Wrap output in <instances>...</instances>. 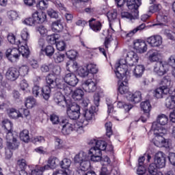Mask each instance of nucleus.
Wrapping results in <instances>:
<instances>
[{"label":"nucleus","instance_id":"obj_1","mask_svg":"<svg viewBox=\"0 0 175 175\" xmlns=\"http://www.w3.org/2000/svg\"><path fill=\"white\" fill-rule=\"evenodd\" d=\"M139 61V56L137 53L130 51L128 52L126 56V59H122L119 63L116 65L115 73L118 79H122L123 76L128 75L129 70H128L129 66H133L135 64H137Z\"/></svg>","mask_w":175,"mask_h":175},{"label":"nucleus","instance_id":"obj_2","mask_svg":"<svg viewBox=\"0 0 175 175\" xmlns=\"http://www.w3.org/2000/svg\"><path fill=\"white\" fill-rule=\"evenodd\" d=\"M88 144L92 146L89 150L90 160L92 162H100L102 161V151H106V142L93 139H90Z\"/></svg>","mask_w":175,"mask_h":175},{"label":"nucleus","instance_id":"obj_3","mask_svg":"<svg viewBox=\"0 0 175 175\" xmlns=\"http://www.w3.org/2000/svg\"><path fill=\"white\" fill-rule=\"evenodd\" d=\"M29 49L25 46H21V48L9 49L5 52V55L8 59L11 62L16 61L22 55L23 58H28L29 57Z\"/></svg>","mask_w":175,"mask_h":175},{"label":"nucleus","instance_id":"obj_4","mask_svg":"<svg viewBox=\"0 0 175 175\" xmlns=\"http://www.w3.org/2000/svg\"><path fill=\"white\" fill-rule=\"evenodd\" d=\"M47 20V15L44 12L35 11L32 14V17L27 18L23 21V24L30 27H35L38 24H43Z\"/></svg>","mask_w":175,"mask_h":175},{"label":"nucleus","instance_id":"obj_5","mask_svg":"<svg viewBox=\"0 0 175 175\" xmlns=\"http://www.w3.org/2000/svg\"><path fill=\"white\" fill-rule=\"evenodd\" d=\"M62 133L65 136L68 135H70L74 131L77 132L79 130L81 131L83 129V126H79L78 123L71 124L68 122V120H62Z\"/></svg>","mask_w":175,"mask_h":175},{"label":"nucleus","instance_id":"obj_6","mask_svg":"<svg viewBox=\"0 0 175 175\" xmlns=\"http://www.w3.org/2000/svg\"><path fill=\"white\" fill-rule=\"evenodd\" d=\"M66 107L67 116L70 120L76 121L80 118V105L70 103Z\"/></svg>","mask_w":175,"mask_h":175},{"label":"nucleus","instance_id":"obj_7","mask_svg":"<svg viewBox=\"0 0 175 175\" xmlns=\"http://www.w3.org/2000/svg\"><path fill=\"white\" fill-rule=\"evenodd\" d=\"M169 64L165 62L159 61L156 62L154 64L153 72L156 76L161 77L169 72Z\"/></svg>","mask_w":175,"mask_h":175},{"label":"nucleus","instance_id":"obj_8","mask_svg":"<svg viewBox=\"0 0 175 175\" xmlns=\"http://www.w3.org/2000/svg\"><path fill=\"white\" fill-rule=\"evenodd\" d=\"M63 80L66 84L70 87H76L79 84V78L71 71L66 72L63 77Z\"/></svg>","mask_w":175,"mask_h":175},{"label":"nucleus","instance_id":"obj_9","mask_svg":"<svg viewBox=\"0 0 175 175\" xmlns=\"http://www.w3.org/2000/svg\"><path fill=\"white\" fill-rule=\"evenodd\" d=\"M154 163L159 169H162L166 166V157L163 152H158L154 157Z\"/></svg>","mask_w":175,"mask_h":175},{"label":"nucleus","instance_id":"obj_10","mask_svg":"<svg viewBox=\"0 0 175 175\" xmlns=\"http://www.w3.org/2000/svg\"><path fill=\"white\" fill-rule=\"evenodd\" d=\"M83 89L85 92H95L96 91V82L92 79H88L82 83Z\"/></svg>","mask_w":175,"mask_h":175},{"label":"nucleus","instance_id":"obj_11","mask_svg":"<svg viewBox=\"0 0 175 175\" xmlns=\"http://www.w3.org/2000/svg\"><path fill=\"white\" fill-rule=\"evenodd\" d=\"M54 102H55L57 105L61 106L62 107H66L67 106H69V105H70L72 103L70 100H66V98H65V96L59 92L55 94Z\"/></svg>","mask_w":175,"mask_h":175},{"label":"nucleus","instance_id":"obj_12","mask_svg":"<svg viewBox=\"0 0 175 175\" xmlns=\"http://www.w3.org/2000/svg\"><path fill=\"white\" fill-rule=\"evenodd\" d=\"M19 77L20 71H18V69L14 67L9 68L5 73L6 79L8 80H10L11 81H16Z\"/></svg>","mask_w":175,"mask_h":175},{"label":"nucleus","instance_id":"obj_13","mask_svg":"<svg viewBox=\"0 0 175 175\" xmlns=\"http://www.w3.org/2000/svg\"><path fill=\"white\" fill-rule=\"evenodd\" d=\"M146 42L150 47H159L162 45V36L159 35L152 36L147 38Z\"/></svg>","mask_w":175,"mask_h":175},{"label":"nucleus","instance_id":"obj_14","mask_svg":"<svg viewBox=\"0 0 175 175\" xmlns=\"http://www.w3.org/2000/svg\"><path fill=\"white\" fill-rule=\"evenodd\" d=\"M173 89H169V88H166V86H161L160 88H157L154 92V96L157 99H161L163 98L164 95H167L170 94V91Z\"/></svg>","mask_w":175,"mask_h":175},{"label":"nucleus","instance_id":"obj_15","mask_svg":"<svg viewBox=\"0 0 175 175\" xmlns=\"http://www.w3.org/2000/svg\"><path fill=\"white\" fill-rule=\"evenodd\" d=\"M98 110L95 106H92L89 109H84L83 117L86 121L95 120V113Z\"/></svg>","mask_w":175,"mask_h":175},{"label":"nucleus","instance_id":"obj_16","mask_svg":"<svg viewBox=\"0 0 175 175\" xmlns=\"http://www.w3.org/2000/svg\"><path fill=\"white\" fill-rule=\"evenodd\" d=\"M167 121H169L167 116L165 114H161L158 116L157 122L152 123V128L154 131H159V129L157 126L158 124L160 125H166V124H167Z\"/></svg>","mask_w":175,"mask_h":175},{"label":"nucleus","instance_id":"obj_17","mask_svg":"<svg viewBox=\"0 0 175 175\" xmlns=\"http://www.w3.org/2000/svg\"><path fill=\"white\" fill-rule=\"evenodd\" d=\"M126 6L129 10L133 11L136 16H139V6L142 5L136 0H126Z\"/></svg>","mask_w":175,"mask_h":175},{"label":"nucleus","instance_id":"obj_18","mask_svg":"<svg viewBox=\"0 0 175 175\" xmlns=\"http://www.w3.org/2000/svg\"><path fill=\"white\" fill-rule=\"evenodd\" d=\"M170 95L165 99V106L167 109H174L175 107V88L169 93Z\"/></svg>","mask_w":175,"mask_h":175},{"label":"nucleus","instance_id":"obj_19","mask_svg":"<svg viewBox=\"0 0 175 175\" xmlns=\"http://www.w3.org/2000/svg\"><path fill=\"white\" fill-rule=\"evenodd\" d=\"M4 128H5L7 131V134L5 135V139L7 142H12L14 139H16L13 136V133H12V129H13V124L8 121L4 124Z\"/></svg>","mask_w":175,"mask_h":175},{"label":"nucleus","instance_id":"obj_20","mask_svg":"<svg viewBox=\"0 0 175 175\" xmlns=\"http://www.w3.org/2000/svg\"><path fill=\"white\" fill-rule=\"evenodd\" d=\"M58 78L57 76L53 73H49L45 78L46 85L51 88H55V85H57L55 83L57 82Z\"/></svg>","mask_w":175,"mask_h":175},{"label":"nucleus","instance_id":"obj_21","mask_svg":"<svg viewBox=\"0 0 175 175\" xmlns=\"http://www.w3.org/2000/svg\"><path fill=\"white\" fill-rule=\"evenodd\" d=\"M148 59L150 62H159L161 53L157 51L150 50L147 53Z\"/></svg>","mask_w":175,"mask_h":175},{"label":"nucleus","instance_id":"obj_22","mask_svg":"<svg viewBox=\"0 0 175 175\" xmlns=\"http://www.w3.org/2000/svg\"><path fill=\"white\" fill-rule=\"evenodd\" d=\"M134 49L141 54L146 53V51H147V44H146V42L144 41L138 40L137 42H134Z\"/></svg>","mask_w":175,"mask_h":175},{"label":"nucleus","instance_id":"obj_23","mask_svg":"<svg viewBox=\"0 0 175 175\" xmlns=\"http://www.w3.org/2000/svg\"><path fill=\"white\" fill-rule=\"evenodd\" d=\"M89 25L94 32H99L102 29V23L100 21H96V19L94 18L89 21Z\"/></svg>","mask_w":175,"mask_h":175},{"label":"nucleus","instance_id":"obj_24","mask_svg":"<svg viewBox=\"0 0 175 175\" xmlns=\"http://www.w3.org/2000/svg\"><path fill=\"white\" fill-rule=\"evenodd\" d=\"M55 53V49L53 45H47L46 47L41 49V53L42 55H46L48 58H51Z\"/></svg>","mask_w":175,"mask_h":175},{"label":"nucleus","instance_id":"obj_25","mask_svg":"<svg viewBox=\"0 0 175 175\" xmlns=\"http://www.w3.org/2000/svg\"><path fill=\"white\" fill-rule=\"evenodd\" d=\"M72 96L74 100H83L84 99V90L82 88H77L73 91Z\"/></svg>","mask_w":175,"mask_h":175},{"label":"nucleus","instance_id":"obj_26","mask_svg":"<svg viewBox=\"0 0 175 175\" xmlns=\"http://www.w3.org/2000/svg\"><path fill=\"white\" fill-rule=\"evenodd\" d=\"M51 88L49 86H44L41 89V93L40 94V98L44 99V100H49L50 96H51Z\"/></svg>","mask_w":175,"mask_h":175},{"label":"nucleus","instance_id":"obj_27","mask_svg":"<svg viewBox=\"0 0 175 175\" xmlns=\"http://www.w3.org/2000/svg\"><path fill=\"white\" fill-rule=\"evenodd\" d=\"M127 99L131 103H139L142 100V92L137 91L133 94H129Z\"/></svg>","mask_w":175,"mask_h":175},{"label":"nucleus","instance_id":"obj_28","mask_svg":"<svg viewBox=\"0 0 175 175\" xmlns=\"http://www.w3.org/2000/svg\"><path fill=\"white\" fill-rule=\"evenodd\" d=\"M145 70L146 68L144 65H137L134 68L133 75L135 76V77H136V79H139V77L143 76Z\"/></svg>","mask_w":175,"mask_h":175},{"label":"nucleus","instance_id":"obj_29","mask_svg":"<svg viewBox=\"0 0 175 175\" xmlns=\"http://www.w3.org/2000/svg\"><path fill=\"white\" fill-rule=\"evenodd\" d=\"M51 29L54 32H62V29H64L62 21L61 19H58L53 21L51 24Z\"/></svg>","mask_w":175,"mask_h":175},{"label":"nucleus","instance_id":"obj_30","mask_svg":"<svg viewBox=\"0 0 175 175\" xmlns=\"http://www.w3.org/2000/svg\"><path fill=\"white\" fill-rule=\"evenodd\" d=\"M88 159V157L87 156V153L81 151L79 152V154H76L75 157L74 161L75 163H81V162H83V161Z\"/></svg>","mask_w":175,"mask_h":175},{"label":"nucleus","instance_id":"obj_31","mask_svg":"<svg viewBox=\"0 0 175 175\" xmlns=\"http://www.w3.org/2000/svg\"><path fill=\"white\" fill-rule=\"evenodd\" d=\"M7 113L11 117V118H20L23 117V114L20 111L16 110L14 108H9L7 110Z\"/></svg>","mask_w":175,"mask_h":175},{"label":"nucleus","instance_id":"obj_32","mask_svg":"<svg viewBox=\"0 0 175 175\" xmlns=\"http://www.w3.org/2000/svg\"><path fill=\"white\" fill-rule=\"evenodd\" d=\"M18 146H20V142H18L17 139L7 141V148H9L10 150H17Z\"/></svg>","mask_w":175,"mask_h":175},{"label":"nucleus","instance_id":"obj_33","mask_svg":"<svg viewBox=\"0 0 175 175\" xmlns=\"http://www.w3.org/2000/svg\"><path fill=\"white\" fill-rule=\"evenodd\" d=\"M47 163L51 166V169H55V167H57L59 163V160L58 158L52 156L48 159Z\"/></svg>","mask_w":175,"mask_h":175},{"label":"nucleus","instance_id":"obj_34","mask_svg":"<svg viewBox=\"0 0 175 175\" xmlns=\"http://www.w3.org/2000/svg\"><path fill=\"white\" fill-rule=\"evenodd\" d=\"M132 14L128 12H121V17L122 18H127L129 20H135V18H137L139 17V15H136V13L135 12L131 11Z\"/></svg>","mask_w":175,"mask_h":175},{"label":"nucleus","instance_id":"obj_35","mask_svg":"<svg viewBox=\"0 0 175 175\" xmlns=\"http://www.w3.org/2000/svg\"><path fill=\"white\" fill-rule=\"evenodd\" d=\"M146 28V24L142 23L141 25H139L138 27H137L136 28H135L134 29L130 31L129 33H126V38H131V36H133V35L135 33H136V32H137L138 31H143V29H144Z\"/></svg>","mask_w":175,"mask_h":175},{"label":"nucleus","instance_id":"obj_36","mask_svg":"<svg viewBox=\"0 0 175 175\" xmlns=\"http://www.w3.org/2000/svg\"><path fill=\"white\" fill-rule=\"evenodd\" d=\"M53 59L55 64H61L65 59V54L61 52H57L53 55Z\"/></svg>","mask_w":175,"mask_h":175},{"label":"nucleus","instance_id":"obj_37","mask_svg":"<svg viewBox=\"0 0 175 175\" xmlns=\"http://www.w3.org/2000/svg\"><path fill=\"white\" fill-rule=\"evenodd\" d=\"M20 139L22 140V142H24L25 143H29V142L31 140L29 139V131L28 130L25 129L20 133Z\"/></svg>","mask_w":175,"mask_h":175},{"label":"nucleus","instance_id":"obj_38","mask_svg":"<svg viewBox=\"0 0 175 175\" xmlns=\"http://www.w3.org/2000/svg\"><path fill=\"white\" fill-rule=\"evenodd\" d=\"M91 167V163L88 159L79 163V169L83 172H87Z\"/></svg>","mask_w":175,"mask_h":175},{"label":"nucleus","instance_id":"obj_39","mask_svg":"<svg viewBox=\"0 0 175 175\" xmlns=\"http://www.w3.org/2000/svg\"><path fill=\"white\" fill-rule=\"evenodd\" d=\"M141 109L143 111L150 112L151 111V103H150V100H147L141 103Z\"/></svg>","mask_w":175,"mask_h":175},{"label":"nucleus","instance_id":"obj_40","mask_svg":"<svg viewBox=\"0 0 175 175\" xmlns=\"http://www.w3.org/2000/svg\"><path fill=\"white\" fill-rule=\"evenodd\" d=\"M72 163V161L69 159H64L60 162V167L62 169H64V170H69V167H70V165Z\"/></svg>","mask_w":175,"mask_h":175},{"label":"nucleus","instance_id":"obj_41","mask_svg":"<svg viewBox=\"0 0 175 175\" xmlns=\"http://www.w3.org/2000/svg\"><path fill=\"white\" fill-rule=\"evenodd\" d=\"M172 83V79L169 76H165L161 80L159 84L162 85V87H169Z\"/></svg>","mask_w":175,"mask_h":175},{"label":"nucleus","instance_id":"obj_42","mask_svg":"<svg viewBox=\"0 0 175 175\" xmlns=\"http://www.w3.org/2000/svg\"><path fill=\"white\" fill-rule=\"evenodd\" d=\"M35 105H36V99H35L33 97H28L26 99L25 105L27 107V109H32Z\"/></svg>","mask_w":175,"mask_h":175},{"label":"nucleus","instance_id":"obj_43","mask_svg":"<svg viewBox=\"0 0 175 175\" xmlns=\"http://www.w3.org/2000/svg\"><path fill=\"white\" fill-rule=\"evenodd\" d=\"M90 74V71L88 70V66L84 67H81L78 70V75L81 77H86Z\"/></svg>","mask_w":175,"mask_h":175},{"label":"nucleus","instance_id":"obj_44","mask_svg":"<svg viewBox=\"0 0 175 175\" xmlns=\"http://www.w3.org/2000/svg\"><path fill=\"white\" fill-rule=\"evenodd\" d=\"M8 40L11 43V44H16L18 47L20 46L21 44V42H20V40H16V36H14V34H9L8 36Z\"/></svg>","mask_w":175,"mask_h":175},{"label":"nucleus","instance_id":"obj_45","mask_svg":"<svg viewBox=\"0 0 175 175\" xmlns=\"http://www.w3.org/2000/svg\"><path fill=\"white\" fill-rule=\"evenodd\" d=\"M157 20L159 25H163L164 24H166V23H167V16L159 14L157 16Z\"/></svg>","mask_w":175,"mask_h":175},{"label":"nucleus","instance_id":"obj_46","mask_svg":"<svg viewBox=\"0 0 175 175\" xmlns=\"http://www.w3.org/2000/svg\"><path fill=\"white\" fill-rule=\"evenodd\" d=\"M129 88H128V85H125L124 82H122L118 88V92L121 95H124V94H126L129 91Z\"/></svg>","mask_w":175,"mask_h":175},{"label":"nucleus","instance_id":"obj_47","mask_svg":"<svg viewBox=\"0 0 175 175\" xmlns=\"http://www.w3.org/2000/svg\"><path fill=\"white\" fill-rule=\"evenodd\" d=\"M47 5H49L47 0H41L36 4V7L40 10H44V9L47 8Z\"/></svg>","mask_w":175,"mask_h":175},{"label":"nucleus","instance_id":"obj_48","mask_svg":"<svg viewBox=\"0 0 175 175\" xmlns=\"http://www.w3.org/2000/svg\"><path fill=\"white\" fill-rule=\"evenodd\" d=\"M158 169V167L154 163H152L149 165L148 172L149 174L154 175L157 172Z\"/></svg>","mask_w":175,"mask_h":175},{"label":"nucleus","instance_id":"obj_49","mask_svg":"<svg viewBox=\"0 0 175 175\" xmlns=\"http://www.w3.org/2000/svg\"><path fill=\"white\" fill-rule=\"evenodd\" d=\"M87 66L89 73H92V75H96V73H98V68H96V64H89Z\"/></svg>","mask_w":175,"mask_h":175},{"label":"nucleus","instance_id":"obj_50","mask_svg":"<svg viewBox=\"0 0 175 175\" xmlns=\"http://www.w3.org/2000/svg\"><path fill=\"white\" fill-rule=\"evenodd\" d=\"M161 4H154L149 7V13H157V12H159L161 10Z\"/></svg>","mask_w":175,"mask_h":175},{"label":"nucleus","instance_id":"obj_51","mask_svg":"<svg viewBox=\"0 0 175 175\" xmlns=\"http://www.w3.org/2000/svg\"><path fill=\"white\" fill-rule=\"evenodd\" d=\"M42 93V88L39 85H34L32 88V94L36 97L38 98L39 95Z\"/></svg>","mask_w":175,"mask_h":175},{"label":"nucleus","instance_id":"obj_52","mask_svg":"<svg viewBox=\"0 0 175 175\" xmlns=\"http://www.w3.org/2000/svg\"><path fill=\"white\" fill-rule=\"evenodd\" d=\"M58 39V35L52 34L51 36H48L46 37V40L51 44H54V43H57V40Z\"/></svg>","mask_w":175,"mask_h":175},{"label":"nucleus","instance_id":"obj_53","mask_svg":"<svg viewBox=\"0 0 175 175\" xmlns=\"http://www.w3.org/2000/svg\"><path fill=\"white\" fill-rule=\"evenodd\" d=\"M66 55L69 59H76V57H77V51L75 50H70L66 53Z\"/></svg>","mask_w":175,"mask_h":175},{"label":"nucleus","instance_id":"obj_54","mask_svg":"<svg viewBox=\"0 0 175 175\" xmlns=\"http://www.w3.org/2000/svg\"><path fill=\"white\" fill-rule=\"evenodd\" d=\"M111 172V167L110 165L103 166L101 168V171L100 172V175H109L110 174V172Z\"/></svg>","mask_w":175,"mask_h":175},{"label":"nucleus","instance_id":"obj_55","mask_svg":"<svg viewBox=\"0 0 175 175\" xmlns=\"http://www.w3.org/2000/svg\"><path fill=\"white\" fill-rule=\"evenodd\" d=\"M164 35L167 36L168 39H170V40H175V33L173 31L169 29H165L164 30Z\"/></svg>","mask_w":175,"mask_h":175},{"label":"nucleus","instance_id":"obj_56","mask_svg":"<svg viewBox=\"0 0 175 175\" xmlns=\"http://www.w3.org/2000/svg\"><path fill=\"white\" fill-rule=\"evenodd\" d=\"M18 70L19 72V76H26V75H28V71L29 69L28 68V66H23L18 69Z\"/></svg>","mask_w":175,"mask_h":175},{"label":"nucleus","instance_id":"obj_57","mask_svg":"<svg viewBox=\"0 0 175 175\" xmlns=\"http://www.w3.org/2000/svg\"><path fill=\"white\" fill-rule=\"evenodd\" d=\"M55 88H58L59 90H64V88L66 85V83L62 81V79H59L57 78L55 83Z\"/></svg>","mask_w":175,"mask_h":175},{"label":"nucleus","instance_id":"obj_58","mask_svg":"<svg viewBox=\"0 0 175 175\" xmlns=\"http://www.w3.org/2000/svg\"><path fill=\"white\" fill-rule=\"evenodd\" d=\"M105 128H106V135L108 137H110L113 135V131L111 130V122H107L105 124Z\"/></svg>","mask_w":175,"mask_h":175},{"label":"nucleus","instance_id":"obj_59","mask_svg":"<svg viewBox=\"0 0 175 175\" xmlns=\"http://www.w3.org/2000/svg\"><path fill=\"white\" fill-rule=\"evenodd\" d=\"M56 47L58 51H64L66 49V44L64 41H59L56 42Z\"/></svg>","mask_w":175,"mask_h":175},{"label":"nucleus","instance_id":"obj_60","mask_svg":"<svg viewBox=\"0 0 175 175\" xmlns=\"http://www.w3.org/2000/svg\"><path fill=\"white\" fill-rule=\"evenodd\" d=\"M50 121H51L53 125H57V124H59V116L52 114L50 116Z\"/></svg>","mask_w":175,"mask_h":175},{"label":"nucleus","instance_id":"obj_61","mask_svg":"<svg viewBox=\"0 0 175 175\" xmlns=\"http://www.w3.org/2000/svg\"><path fill=\"white\" fill-rule=\"evenodd\" d=\"M107 18L109 21H113V20H116L117 18V12L111 11L107 13Z\"/></svg>","mask_w":175,"mask_h":175},{"label":"nucleus","instance_id":"obj_62","mask_svg":"<svg viewBox=\"0 0 175 175\" xmlns=\"http://www.w3.org/2000/svg\"><path fill=\"white\" fill-rule=\"evenodd\" d=\"M8 18L12 21H14L17 19V17H18V14L15 11H9L8 12Z\"/></svg>","mask_w":175,"mask_h":175},{"label":"nucleus","instance_id":"obj_63","mask_svg":"<svg viewBox=\"0 0 175 175\" xmlns=\"http://www.w3.org/2000/svg\"><path fill=\"white\" fill-rule=\"evenodd\" d=\"M36 29V31L39 32V33H40L42 36L46 35L47 33V29H46V27H44L43 25L38 26Z\"/></svg>","mask_w":175,"mask_h":175},{"label":"nucleus","instance_id":"obj_64","mask_svg":"<svg viewBox=\"0 0 175 175\" xmlns=\"http://www.w3.org/2000/svg\"><path fill=\"white\" fill-rule=\"evenodd\" d=\"M168 159L171 165H173V166H175V153L174 152H170L169 154Z\"/></svg>","mask_w":175,"mask_h":175}]
</instances>
